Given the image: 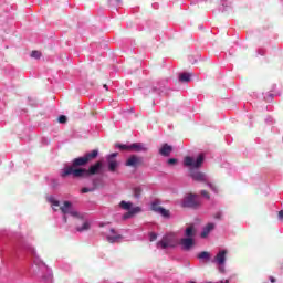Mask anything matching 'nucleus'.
Instances as JSON below:
<instances>
[{
  "mask_svg": "<svg viewBox=\"0 0 283 283\" xmlns=\"http://www.w3.org/2000/svg\"><path fill=\"white\" fill-rule=\"evenodd\" d=\"M98 158V150L94 149L91 153H86L82 157L74 158L71 166H65L61 172L62 178L73 176V178H90V176H96L103 169V161H96L87 168H83L92 160Z\"/></svg>",
  "mask_w": 283,
  "mask_h": 283,
  "instance_id": "f257e3e1",
  "label": "nucleus"
},
{
  "mask_svg": "<svg viewBox=\"0 0 283 283\" xmlns=\"http://www.w3.org/2000/svg\"><path fill=\"white\" fill-rule=\"evenodd\" d=\"M202 163H205L203 155H199L196 161L193 160L192 157H189V156L185 157L184 159L185 167H192L190 168V177L192 178V180H196V182H206L209 189L213 191V193H219L218 186L207 181V175H205V172L195 170V169H200V167H202Z\"/></svg>",
  "mask_w": 283,
  "mask_h": 283,
  "instance_id": "f03ea898",
  "label": "nucleus"
},
{
  "mask_svg": "<svg viewBox=\"0 0 283 283\" xmlns=\"http://www.w3.org/2000/svg\"><path fill=\"white\" fill-rule=\"evenodd\" d=\"M202 201L198 198V195L196 193H188L185 196L181 207L188 208V209H199L201 207Z\"/></svg>",
  "mask_w": 283,
  "mask_h": 283,
  "instance_id": "7ed1b4c3",
  "label": "nucleus"
},
{
  "mask_svg": "<svg viewBox=\"0 0 283 283\" xmlns=\"http://www.w3.org/2000/svg\"><path fill=\"white\" fill-rule=\"evenodd\" d=\"M158 249H169L176 247L174 234H166L160 241L157 242Z\"/></svg>",
  "mask_w": 283,
  "mask_h": 283,
  "instance_id": "20e7f679",
  "label": "nucleus"
},
{
  "mask_svg": "<svg viewBox=\"0 0 283 283\" xmlns=\"http://www.w3.org/2000/svg\"><path fill=\"white\" fill-rule=\"evenodd\" d=\"M60 210L62 211V213H64V216L69 214V216H72V218H81V216L78 214V211L72 208V202L70 201H64V205L60 207Z\"/></svg>",
  "mask_w": 283,
  "mask_h": 283,
  "instance_id": "39448f33",
  "label": "nucleus"
},
{
  "mask_svg": "<svg viewBox=\"0 0 283 283\" xmlns=\"http://www.w3.org/2000/svg\"><path fill=\"white\" fill-rule=\"evenodd\" d=\"M118 156V153H113L106 157V160L108 163V170L114 174L116 169L118 168V161L116 160V157Z\"/></svg>",
  "mask_w": 283,
  "mask_h": 283,
  "instance_id": "423d86ee",
  "label": "nucleus"
},
{
  "mask_svg": "<svg viewBox=\"0 0 283 283\" xmlns=\"http://www.w3.org/2000/svg\"><path fill=\"white\" fill-rule=\"evenodd\" d=\"M182 251H191L196 247V240L193 238H182L179 242Z\"/></svg>",
  "mask_w": 283,
  "mask_h": 283,
  "instance_id": "0eeeda50",
  "label": "nucleus"
},
{
  "mask_svg": "<svg viewBox=\"0 0 283 283\" xmlns=\"http://www.w3.org/2000/svg\"><path fill=\"white\" fill-rule=\"evenodd\" d=\"M125 165L126 167H140L143 165V157L133 155L126 160Z\"/></svg>",
  "mask_w": 283,
  "mask_h": 283,
  "instance_id": "6e6552de",
  "label": "nucleus"
},
{
  "mask_svg": "<svg viewBox=\"0 0 283 283\" xmlns=\"http://www.w3.org/2000/svg\"><path fill=\"white\" fill-rule=\"evenodd\" d=\"M227 250H221L216 256H214V262L219 265L222 266L224 262H227Z\"/></svg>",
  "mask_w": 283,
  "mask_h": 283,
  "instance_id": "1a4fd4ad",
  "label": "nucleus"
},
{
  "mask_svg": "<svg viewBox=\"0 0 283 283\" xmlns=\"http://www.w3.org/2000/svg\"><path fill=\"white\" fill-rule=\"evenodd\" d=\"M174 151V147L169 146V144H164L161 148L159 149L160 156H171V153Z\"/></svg>",
  "mask_w": 283,
  "mask_h": 283,
  "instance_id": "9d476101",
  "label": "nucleus"
},
{
  "mask_svg": "<svg viewBox=\"0 0 283 283\" xmlns=\"http://www.w3.org/2000/svg\"><path fill=\"white\" fill-rule=\"evenodd\" d=\"M216 229V223H208L205 228L203 231L201 232V238H207L211 231Z\"/></svg>",
  "mask_w": 283,
  "mask_h": 283,
  "instance_id": "9b49d317",
  "label": "nucleus"
},
{
  "mask_svg": "<svg viewBox=\"0 0 283 283\" xmlns=\"http://www.w3.org/2000/svg\"><path fill=\"white\" fill-rule=\"evenodd\" d=\"M147 151V147L140 143H135L130 145V151Z\"/></svg>",
  "mask_w": 283,
  "mask_h": 283,
  "instance_id": "f8f14e48",
  "label": "nucleus"
},
{
  "mask_svg": "<svg viewBox=\"0 0 283 283\" xmlns=\"http://www.w3.org/2000/svg\"><path fill=\"white\" fill-rule=\"evenodd\" d=\"M106 240L109 242V244H114L118 242V240H123V237L120 234L107 235Z\"/></svg>",
  "mask_w": 283,
  "mask_h": 283,
  "instance_id": "ddd939ff",
  "label": "nucleus"
},
{
  "mask_svg": "<svg viewBox=\"0 0 283 283\" xmlns=\"http://www.w3.org/2000/svg\"><path fill=\"white\" fill-rule=\"evenodd\" d=\"M180 83H189L191 81V73H181L179 74Z\"/></svg>",
  "mask_w": 283,
  "mask_h": 283,
  "instance_id": "4468645a",
  "label": "nucleus"
},
{
  "mask_svg": "<svg viewBox=\"0 0 283 283\" xmlns=\"http://www.w3.org/2000/svg\"><path fill=\"white\" fill-rule=\"evenodd\" d=\"M185 235L186 238H193V235H196V228L193 226L186 228Z\"/></svg>",
  "mask_w": 283,
  "mask_h": 283,
  "instance_id": "2eb2a0df",
  "label": "nucleus"
},
{
  "mask_svg": "<svg viewBox=\"0 0 283 283\" xmlns=\"http://www.w3.org/2000/svg\"><path fill=\"white\" fill-rule=\"evenodd\" d=\"M197 258L199 260H206V262H209V260H211V253L207 252V251H202L200 252Z\"/></svg>",
  "mask_w": 283,
  "mask_h": 283,
  "instance_id": "dca6fc26",
  "label": "nucleus"
},
{
  "mask_svg": "<svg viewBox=\"0 0 283 283\" xmlns=\"http://www.w3.org/2000/svg\"><path fill=\"white\" fill-rule=\"evenodd\" d=\"M119 207L125 211H130L133 203L127 201H120Z\"/></svg>",
  "mask_w": 283,
  "mask_h": 283,
  "instance_id": "f3484780",
  "label": "nucleus"
},
{
  "mask_svg": "<svg viewBox=\"0 0 283 283\" xmlns=\"http://www.w3.org/2000/svg\"><path fill=\"white\" fill-rule=\"evenodd\" d=\"M116 147L122 151H132V145L116 144Z\"/></svg>",
  "mask_w": 283,
  "mask_h": 283,
  "instance_id": "a211bd4d",
  "label": "nucleus"
},
{
  "mask_svg": "<svg viewBox=\"0 0 283 283\" xmlns=\"http://www.w3.org/2000/svg\"><path fill=\"white\" fill-rule=\"evenodd\" d=\"M76 231H78L80 233H82L83 231H90V222H84L82 227H77Z\"/></svg>",
  "mask_w": 283,
  "mask_h": 283,
  "instance_id": "6ab92c4d",
  "label": "nucleus"
},
{
  "mask_svg": "<svg viewBox=\"0 0 283 283\" xmlns=\"http://www.w3.org/2000/svg\"><path fill=\"white\" fill-rule=\"evenodd\" d=\"M133 193H134V198H140V196H143V188L140 187L134 188Z\"/></svg>",
  "mask_w": 283,
  "mask_h": 283,
  "instance_id": "aec40b11",
  "label": "nucleus"
},
{
  "mask_svg": "<svg viewBox=\"0 0 283 283\" xmlns=\"http://www.w3.org/2000/svg\"><path fill=\"white\" fill-rule=\"evenodd\" d=\"M94 188H82L81 192L82 193H90L96 189V181H93Z\"/></svg>",
  "mask_w": 283,
  "mask_h": 283,
  "instance_id": "412c9836",
  "label": "nucleus"
},
{
  "mask_svg": "<svg viewBox=\"0 0 283 283\" xmlns=\"http://www.w3.org/2000/svg\"><path fill=\"white\" fill-rule=\"evenodd\" d=\"M49 202H51L52 207H60V205H61V202H59V200L54 199V197H50Z\"/></svg>",
  "mask_w": 283,
  "mask_h": 283,
  "instance_id": "4be33fe9",
  "label": "nucleus"
},
{
  "mask_svg": "<svg viewBox=\"0 0 283 283\" xmlns=\"http://www.w3.org/2000/svg\"><path fill=\"white\" fill-rule=\"evenodd\" d=\"M160 209H163V207H160L158 203L154 202L151 205V210L156 211V213H160Z\"/></svg>",
  "mask_w": 283,
  "mask_h": 283,
  "instance_id": "5701e85b",
  "label": "nucleus"
},
{
  "mask_svg": "<svg viewBox=\"0 0 283 283\" xmlns=\"http://www.w3.org/2000/svg\"><path fill=\"white\" fill-rule=\"evenodd\" d=\"M130 213L133 214V216H136L137 213H140V211H143V209L140 208V207H135V208H130Z\"/></svg>",
  "mask_w": 283,
  "mask_h": 283,
  "instance_id": "b1692460",
  "label": "nucleus"
},
{
  "mask_svg": "<svg viewBox=\"0 0 283 283\" xmlns=\"http://www.w3.org/2000/svg\"><path fill=\"white\" fill-rule=\"evenodd\" d=\"M159 213L164 217V218H169V210L161 208L159 210Z\"/></svg>",
  "mask_w": 283,
  "mask_h": 283,
  "instance_id": "393cba45",
  "label": "nucleus"
},
{
  "mask_svg": "<svg viewBox=\"0 0 283 283\" xmlns=\"http://www.w3.org/2000/svg\"><path fill=\"white\" fill-rule=\"evenodd\" d=\"M31 56L32 59H41V51H32Z\"/></svg>",
  "mask_w": 283,
  "mask_h": 283,
  "instance_id": "a878e982",
  "label": "nucleus"
},
{
  "mask_svg": "<svg viewBox=\"0 0 283 283\" xmlns=\"http://www.w3.org/2000/svg\"><path fill=\"white\" fill-rule=\"evenodd\" d=\"M201 196L206 198L207 200H211V195L207 190H201Z\"/></svg>",
  "mask_w": 283,
  "mask_h": 283,
  "instance_id": "bb28decb",
  "label": "nucleus"
},
{
  "mask_svg": "<svg viewBox=\"0 0 283 283\" xmlns=\"http://www.w3.org/2000/svg\"><path fill=\"white\" fill-rule=\"evenodd\" d=\"M57 120H59V123H61L62 125H64L65 123H67V116L61 115Z\"/></svg>",
  "mask_w": 283,
  "mask_h": 283,
  "instance_id": "cd10ccee",
  "label": "nucleus"
},
{
  "mask_svg": "<svg viewBox=\"0 0 283 283\" xmlns=\"http://www.w3.org/2000/svg\"><path fill=\"white\" fill-rule=\"evenodd\" d=\"M149 238H150V242H154L155 240H157L158 235L154 232H150Z\"/></svg>",
  "mask_w": 283,
  "mask_h": 283,
  "instance_id": "c85d7f7f",
  "label": "nucleus"
},
{
  "mask_svg": "<svg viewBox=\"0 0 283 283\" xmlns=\"http://www.w3.org/2000/svg\"><path fill=\"white\" fill-rule=\"evenodd\" d=\"M134 216L132 214V212L128 210V212H126L125 214H124V220H128V218H133Z\"/></svg>",
  "mask_w": 283,
  "mask_h": 283,
  "instance_id": "c756f323",
  "label": "nucleus"
},
{
  "mask_svg": "<svg viewBox=\"0 0 283 283\" xmlns=\"http://www.w3.org/2000/svg\"><path fill=\"white\" fill-rule=\"evenodd\" d=\"M176 163H178V159L176 158L168 159V165H176Z\"/></svg>",
  "mask_w": 283,
  "mask_h": 283,
  "instance_id": "7c9ffc66",
  "label": "nucleus"
},
{
  "mask_svg": "<svg viewBox=\"0 0 283 283\" xmlns=\"http://www.w3.org/2000/svg\"><path fill=\"white\" fill-rule=\"evenodd\" d=\"M214 219H216V220H222V212H217V213L214 214Z\"/></svg>",
  "mask_w": 283,
  "mask_h": 283,
  "instance_id": "2f4dec72",
  "label": "nucleus"
},
{
  "mask_svg": "<svg viewBox=\"0 0 283 283\" xmlns=\"http://www.w3.org/2000/svg\"><path fill=\"white\" fill-rule=\"evenodd\" d=\"M109 233H112L113 235H118V233H116V229H114V228L109 229Z\"/></svg>",
  "mask_w": 283,
  "mask_h": 283,
  "instance_id": "473e14b6",
  "label": "nucleus"
},
{
  "mask_svg": "<svg viewBox=\"0 0 283 283\" xmlns=\"http://www.w3.org/2000/svg\"><path fill=\"white\" fill-rule=\"evenodd\" d=\"M279 218L280 220H283V210L279 211Z\"/></svg>",
  "mask_w": 283,
  "mask_h": 283,
  "instance_id": "72a5a7b5",
  "label": "nucleus"
},
{
  "mask_svg": "<svg viewBox=\"0 0 283 283\" xmlns=\"http://www.w3.org/2000/svg\"><path fill=\"white\" fill-rule=\"evenodd\" d=\"M270 282L275 283V277L270 276Z\"/></svg>",
  "mask_w": 283,
  "mask_h": 283,
  "instance_id": "f704fd0d",
  "label": "nucleus"
},
{
  "mask_svg": "<svg viewBox=\"0 0 283 283\" xmlns=\"http://www.w3.org/2000/svg\"><path fill=\"white\" fill-rule=\"evenodd\" d=\"M63 221H64V222H67V216L64 214Z\"/></svg>",
  "mask_w": 283,
  "mask_h": 283,
  "instance_id": "c9c22d12",
  "label": "nucleus"
},
{
  "mask_svg": "<svg viewBox=\"0 0 283 283\" xmlns=\"http://www.w3.org/2000/svg\"><path fill=\"white\" fill-rule=\"evenodd\" d=\"M104 88L107 90V84H104Z\"/></svg>",
  "mask_w": 283,
  "mask_h": 283,
  "instance_id": "e433bc0d",
  "label": "nucleus"
},
{
  "mask_svg": "<svg viewBox=\"0 0 283 283\" xmlns=\"http://www.w3.org/2000/svg\"><path fill=\"white\" fill-rule=\"evenodd\" d=\"M99 227H105V223H101Z\"/></svg>",
  "mask_w": 283,
  "mask_h": 283,
  "instance_id": "4c0bfd02",
  "label": "nucleus"
},
{
  "mask_svg": "<svg viewBox=\"0 0 283 283\" xmlns=\"http://www.w3.org/2000/svg\"><path fill=\"white\" fill-rule=\"evenodd\" d=\"M191 283H196V282H191Z\"/></svg>",
  "mask_w": 283,
  "mask_h": 283,
  "instance_id": "58836bf2",
  "label": "nucleus"
}]
</instances>
